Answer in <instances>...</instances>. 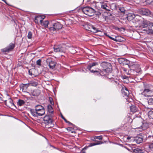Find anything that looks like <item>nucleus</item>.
Listing matches in <instances>:
<instances>
[{"label": "nucleus", "instance_id": "obj_46", "mask_svg": "<svg viewBox=\"0 0 153 153\" xmlns=\"http://www.w3.org/2000/svg\"><path fill=\"white\" fill-rule=\"evenodd\" d=\"M149 147L150 148H153V144H151L149 146Z\"/></svg>", "mask_w": 153, "mask_h": 153}, {"label": "nucleus", "instance_id": "obj_9", "mask_svg": "<svg viewBox=\"0 0 153 153\" xmlns=\"http://www.w3.org/2000/svg\"><path fill=\"white\" fill-rule=\"evenodd\" d=\"M101 65L105 71H106L107 72H110L111 71L112 67L111 64L110 63L103 62H102Z\"/></svg>", "mask_w": 153, "mask_h": 153}, {"label": "nucleus", "instance_id": "obj_16", "mask_svg": "<svg viewBox=\"0 0 153 153\" xmlns=\"http://www.w3.org/2000/svg\"><path fill=\"white\" fill-rule=\"evenodd\" d=\"M45 18V16H37L35 17V22L36 23L38 24L40 23V24Z\"/></svg>", "mask_w": 153, "mask_h": 153}, {"label": "nucleus", "instance_id": "obj_43", "mask_svg": "<svg viewBox=\"0 0 153 153\" xmlns=\"http://www.w3.org/2000/svg\"><path fill=\"white\" fill-rule=\"evenodd\" d=\"M137 150L138 151V152H140V153H143V152H142V151L141 149H138Z\"/></svg>", "mask_w": 153, "mask_h": 153}, {"label": "nucleus", "instance_id": "obj_23", "mask_svg": "<svg viewBox=\"0 0 153 153\" xmlns=\"http://www.w3.org/2000/svg\"><path fill=\"white\" fill-rule=\"evenodd\" d=\"M135 140L137 143L140 144L143 142V138L141 136L138 135L136 137Z\"/></svg>", "mask_w": 153, "mask_h": 153}, {"label": "nucleus", "instance_id": "obj_4", "mask_svg": "<svg viewBox=\"0 0 153 153\" xmlns=\"http://www.w3.org/2000/svg\"><path fill=\"white\" fill-rule=\"evenodd\" d=\"M30 113L32 116L34 117H37L38 116H41L44 115L45 113V109H42V111L40 109L39 110L31 109L30 111Z\"/></svg>", "mask_w": 153, "mask_h": 153}, {"label": "nucleus", "instance_id": "obj_2", "mask_svg": "<svg viewBox=\"0 0 153 153\" xmlns=\"http://www.w3.org/2000/svg\"><path fill=\"white\" fill-rule=\"evenodd\" d=\"M82 26L86 30L90 31L93 33H97L99 32H100V30H98L96 27L90 23H85L82 24Z\"/></svg>", "mask_w": 153, "mask_h": 153}, {"label": "nucleus", "instance_id": "obj_52", "mask_svg": "<svg viewBox=\"0 0 153 153\" xmlns=\"http://www.w3.org/2000/svg\"><path fill=\"white\" fill-rule=\"evenodd\" d=\"M2 1H3L4 2L6 3V2L5 0H2Z\"/></svg>", "mask_w": 153, "mask_h": 153}, {"label": "nucleus", "instance_id": "obj_33", "mask_svg": "<svg viewBox=\"0 0 153 153\" xmlns=\"http://www.w3.org/2000/svg\"><path fill=\"white\" fill-rule=\"evenodd\" d=\"M148 116L150 119H153V111H150L148 113Z\"/></svg>", "mask_w": 153, "mask_h": 153}, {"label": "nucleus", "instance_id": "obj_15", "mask_svg": "<svg viewBox=\"0 0 153 153\" xmlns=\"http://www.w3.org/2000/svg\"><path fill=\"white\" fill-rule=\"evenodd\" d=\"M118 61L120 64L123 65H128L130 62L129 60L124 58L119 59H118Z\"/></svg>", "mask_w": 153, "mask_h": 153}, {"label": "nucleus", "instance_id": "obj_35", "mask_svg": "<svg viewBox=\"0 0 153 153\" xmlns=\"http://www.w3.org/2000/svg\"><path fill=\"white\" fill-rule=\"evenodd\" d=\"M148 103L149 105H153V96H152V98L149 99Z\"/></svg>", "mask_w": 153, "mask_h": 153}, {"label": "nucleus", "instance_id": "obj_48", "mask_svg": "<svg viewBox=\"0 0 153 153\" xmlns=\"http://www.w3.org/2000/svg\"><path fill=\"white\" fill-rule=\"evenodd\" d=\"M128 78V77L127 76H125V77H124L123 78V79H127Z\"/></svg>", "mask_w": 153, "mask_h": 153}, {"label": "nucleus", "instance_id": "obj_41", "mask_svg": "<svg viewBox=\"0 0 153 153\" xmlns=\"http://www.w3.org/2000/svg\"><path fill=\"white\" fill-rule=\"evenodd\" d=\"M119 10L122 13L124 12L125 10L124 8L123 7L119 8Z\"/></svg>", "mask_w": 153, "mask_h": 153}, {"label": "nucleus", "instance_id": "obj_53", "mask_svg": "<svg viewBox=\"0 0 153 153\" xmlns=\"http://www.w3.org/2000/svg\"><path fill=\"white\" fill-rule=\"evenodd\" d=\"M62 117L63 120L64 118H65L62 116Z\"/></svg>", "mask_w": 153, "mask_h": 153}, {"label": "nucleus", "instance_id": "obj_26", "mask_svg": "<svg viewBox=\"0 0 153 153\" xmlns=\"http://www.w3.org/2000/svg\"><path fill=\"white\" fill-rule=\"evenodd\" d=\"M130 111L132 112H136L137 110V108L134 105H132L130 107Z\"/></svg>", "mask_w": 153, "mask_h": 153}, {"label": "nucleus", "instance_id": "obj_29", "mask_svg": "<svg viewBox=\"0 0 153 153\" xmlns=\"http://www.w3.org/2000/svg\"><path fill=\"white\" fill-rule=\"evenodd\" d=\"M25 103V102L23 100H19L17 102V104L19 106H22L24 105Z\"/></svg>", "mask_w": 153, "mask_h": 153}, {"label": "nucleus", "instance_id": "obj_11", "mask_svg": "<svg viewBox=\"0 0 153 153\" xmlns=\"http://www.w3.org/2000/svg\"><path fill=\"white\" fill-rule=\"evenodd\" d=\"M47 64L49 67L50 69H54L56 65V62L53 61L51 58H48L46 60Z\"/></svg>", "mask_w": 153, "mask_h": 153}, {"label": "nucleus", "instance_id": "obj_38", "mask_svg": "<svg viewBox=\"0 0 153 153\" xmlns=\"http://www.w3.org/2000/svg\"><path fill=\"white\" fill-rule=\"evenodd\" d=\"M27 37L29 39H31L32 37V33L31 31L29 32L28 35Z\"/></svg>", "mask_w": 153, "mask_h": 153}, {"label": "nucleus", "instance_id": "obj_32", "mask_svg": "<svg viewBox=\"0 0 153 153\" xmlns=\"http://www.w3.org/2000/svg\"><path fill=\"white\" fill-rule=\"evenodd\" d=\"M135 17V15L134 14H129L127 16V19L128 20H130L134 18Z\"/></svg>", "mask_w": 153, "mask_h": 153}, {"label": "nucleus", "instance_id": "obj_36", "mask_svg": "<svg viewBox=\"0 0 153 153\" xmlns=\"http://www.w3.org/2000/svg\"><path fill=\"white\" fill-rule=\"evenodd\" d=\"M28 83L29 84V85H30L31 86H36L38 85L37 83L34 81H31L30 83Z\"/></svg>", "mask_w": 153, "mask_h": 153}, {"label": "nucleus", "instance_id": "obj_20", "mask_svg": "<svg viewBox=\"0 0 153 153\" xmlns=\"http://www.w3.org/2000/svg\"><path fill=\"white\" fill-rule=\"evenodd\" d=\"M108 37L111 39L114 40L116 42L117 41H123V39H123V38L121 37L120 36H118L117 37H115V38H113L109 36H108Z\"/></svg>", "mask_w": 153, "mask_h": 153}, {"label": "nucleus", "instance_id": "obj_24", "mask_svg": "<svg viewBox=\"0 0 153 153\" xmlns=\"http://www.w3.org/2000/svg\"><path fill=\"white\" fill-rule=\"evenodd\" d=\"M40 93V91L38 89H36L31 92V95L33 96H37L39 95Z\"/></svg>", "mask_w": 153, "mask_h": 153}, {"label": "nucleus", "instance_id": "obj_18", "mask_svg": "<svg viewBox=\"0 0 153 153\" xmlns=\"http://www.w3.org/2000/svg\"><path fill=\"white\" fill-rule=\"evenodd\" d=\"M29 85V84H22L20 85V87L21 89L22 90V91L25 92L26 91Z\"/></svg>", "mask_w": 153, "mask_h": 153}, {"label": "nucleus", "instance_id": "obj_40", "mask_svg": "<svg viewBox=\"0 0 153 153\" xmlns=\"http://www.w3.org/2000/svg\"><path fill=\"white\" fill-rule=\"evenodd\" d=\"M41 60L40 59H39L37 61L36 63L37 65H41Z\"/></svg>", "mask_w": 153, "mask_h": 153}, {"label": "nucleus", "instance_id": "obj_8", "mask_svg": "<svg viewBox=\"0 0 153 153\" xmlns=\"http://www.w3.org/2000/svg\"><path fill=\"white\" fill-rule=\"evenodd\" d=\"M53 49L55 52H60L62 53H65L66 49L65 45L55 46L53 47Z\"/></svg>", "mask_w": 153, "mask_h": 153}, {"label": "nucleus", "instance_id": "obj_54", "mask_svg": "<svg viewBox=\"0 0 153 153\" xmlns=\"http://www.w3.org/2000/svg\"><path fill=\"white\" fill-rule=\"evenodd\" d=\"M151 33L152 34H153V31H152V32L150 33Z\"/></svg>", "mask_w": 153, "mask_h": 153}, {"label": "nucleus", "instance_id": "obj_25", "mask_svg": "<svg viewBox=\"0 0 153 153\" xmlns=\"http://www.w3.org/2000/svg\"><path fill=\"white\" fill-rule=\"evenodd\" d=\"M153 31V23H149V24L148 30L147 33H150Z\"/></svg>", "mask_w": 153, "mask_h": 153}, {"label": "nucleus", "instance_id": "obj_1", "mask_svg": "<svg viewBox=\"0 0 153 153\" xmlns=\"http://www.w3.org/2000/svg\"><path fill=\"white\" fill-rule=\"evenodd\" d=\"M98 65V63L97 62H94L90 64L87 67V69L89 70L92 73L97 72L101 76H104L106 75V73L108 72L106 71H105L103 69L102 71L100 70L99 71H97V70L94 71L91 70V69L94 66H96Z\"/></svg>", "mask_w": 153, "mask_h": 153}, {"label": "nucleus", "instance_id": "obj_27", "mask_svg": "<svg viewBox=\"0 0 153 153\" xmlns=\"http://www.w3.org/2000/svg\"><path fill=\"white\" fill-rule=\"evenodd\" d=\"M41 109V111H42V109H45L44 107L42 105H36L35 107V109L34 110H39Z\"/></svg>", "mask_w": 153, "mask_h": 153}, {"label": "nucleus", "instance_id": "obj_17", "mask_svg": "<svg viewBox=\"0 0 153 153\" xmlns=\"http://www.w3.org/2000/svg\"><path fill=\"white\" fill-rule=\"evenodd\" d=\"M4 102L6 105L10 108L15 106L13 100L11 98H9L7 100H5Z\"/></svg>", "mask_w": 153, "mask_h": 153}, {"label": "nucleus", "instance_id": "obj_22", "mask_svg": "<svg viewBox=\"0 0 153 153\" xmlns=\"http://www.w3.org/2000/svg\"><path fill=\"white\" fill-rule=\"evenodd\" d=\"M142 14L144 15H149L151 14V12L150 11L146 9H142L141 10Z\"/></svg>", "mask_w": 153, "mask_h": 153}, {"label": "nucleus", "instance_id": "obj_13", "mask_svg": "<svg viewBox=\"0 0 153 153\" xmlns=\"http://www.w3.org/2000/svg\"><path fill=\"white\" fill-rule=\"evenodd\" d=\"M62 25L59 22H57L53 25V27H50L49 29L51 31L58 30L62 28Z\"/></svg>", "mask_w": 153, "mask_h": 153}, {"label": "nucleus", "instance_id": "obj_42", "mask_svg": "<svg viewBox=\"0 0 153 153\" xmlns=\"http://www.w3.org/2000/svg\"><path fill=\"white\" fill-rule=\"evenodd\" d=\"M131 138V137H128L127 138V142H130L131 141H129V140Z\"/></svg>", "mask_w": 153, "mask_h": 153}, {"label": "nucleus", "instance_id": "obj_28", "mask_svg": "<svg viewBox=\"0 0 153 153\" xmlns=\"http://www.w3.org/2000/svg\"><path fill=\"white\" fill-rule=\"evenodd\" d=\"M49 22L48 21H45L44 22H42L40 24L41 25L44 26L46 28L48 27Z\"/></svg>", "mask_w": 153, "mask_h": 153}, {"label": "nucleus", "instance_id": "obj_51", "mask_svg": "<svg viewBox=\"0 0 153 153\" xmlns=\"http://www.w3.org/2000/svg\"><path fill=\"white\" fill-rule=\"evenodd\" d=\"M64 120L65 121V122H66V123L67 122V121L65 119V118H64Z\"/></svg>", "mask_w": 153, "mask_h": 153}, {"label": "nucleus", "instance_id": "obj_39", "mask_svg": "<svg viewBox=\"0 0 153 153\" xmlns=\"http://www.w3.org/2000/svg\"><path fill=\"white\" fill-rule=\"evenodd\" d=\"M49 100L50 104L52 105H53L54 102L52 98L51 97H49Z\"/></svg>", "mask_w": 153, "mask_h": 153}, {"label": "nucleus", "instance_id": "obj_21", "mask_svg": "<svg viewBox=\"0 0 153 153\" xmlns=\"http://www.w3.org/2000/svg\"><path fill=\"white\" fill-rule=\"evenodd\" d=\"M101 7L105 10H109V7L107 6V3L105 2L101 3Z\"/></svg>", "mask_w": 153, "mask_h": 153}, {"label": "nucleus", "instance_id": "obj_7", "mask_svg": "<svg viewBox=\"0 0 153 153\" xmlns=\"http://www.w3.org/2000/svg\"><path fill=\"white\" fill-rule=\"evenodd\" d=\"M149 23V22L147 21H143L141 25L137 26V27L139 30L146 31L147 32L148 30Z\"/></svg>", "mask_w": 153, "mask_h": 153}, {"label": "nucleus", "instance_id": "obj_5", "mask_svg": "<svg viewBox=\"0 0 153 153\" xmlns=\"http://www.w3.org/2000/svg\"><path fill=\"white\" fill-rule=\"evenodd\" d=\"M122 94L124 96H126V98H125V102L127 104L131 102V100H132L131 99H130L128 97L129 92L128 89L126 87L123 88L122 90Z\"/></svg>", "mask_w": 153, "mask_h": 153}, {"label": "nucleus", "instance_id": "obj_6", "mask_svg": "<svg viewBox=\"0 0 153 153\" xmlns=\"http://www.w3.org/2000/svg\"><path fill=\"white\" fill-rule=\"evenodd\" d=\"M44 123L46 125L50 126L51 127L53 126V122L52 117L49 115H46L43 118V119Z\"/></svg>", "mask_w": 153, "mask_h": 153}, {"label": "nucleus", "instance_id": "obj_50", "mask_svg": "<svg viewBox=\"0 0 153 153\" xmlns=\"http://www.w3.org/2000/svg\"><path fill=\"white\" fill-rule=\"evenodd\" d=\"M123 71H125L126 72L127 71V69L126 68H124L123 69Z\"/></svg>", "mask_w": 153, "mask_h": 153}, {"label": "nucleus", "instance_id": "obj_14", "mask_svg": "<svg viewBox=\"0 0 153 153\" xmlns=\"http://www.w3.org/2000/svg\"><path fill=\"white\" fill-rule=\"evenodd\" d=\"M130 68L134 69L135 71L137 72V73H140L141 71V68L140 66L138 64H134L133 65L130 64L128 65Z\"/></svg>", "mask_w": 153, "mask_h": 153}, {"label": "nucleus", "instance_id": "obj_3", "mask_svg": "<svg viewBox=\"0 0 153 153\" xmlns=\"http://www.w3.org/2000/svg\"><path fill=\"white\" fill-rule=\"evenodd\" d=\"M82 10L85 14L90 16H93L95 13L94 10L88 6L83 7Z\"/></svg>", "mask_w": 153, "mask_h": 153}, {"label": "nucleus", "instance_id": "obj_31", "mask_svg": "<svg viewBox=\"0 0 153 153\" xmlns=\"http://www.w3.org/2000/svg\"><path fill=\"white\" fill-rule=\"evenodd\" d=\"M48 109L49 112L51 114L53 113V110L52 106L51 105H48Z\"/></svg>", "mask_w": 153, "mask_h": 153}, {"label": "nucleus", "instance_id": "obj_34", "mask_svg": "<svg viewBox=\"0 0 153 153\" xmlns=\"http://www.w3.org/2000/svg\"><path fill=\"white\" fill-rule=\"evenodd\" d=\"M138 124L135 128H141L142 127V123L141 121H139L138 122Z\"/></svg>", "mask_w": 153, "mask_h": 153}, {"label": "nucleus", "instance_id": "obj_44", "mask_svg": "<svg viewBox=\"0 0 153 153\" xmlns=\"http://www.w3.org/2000/svg\"><path fill=\"white\" fill-rule=\"evenodd\" d=\"M102 137L100 136H97L96 137V139H98L99 140H101L102 139Z\"/></svg>", "mask_w": 153, "mask_h": 153}, {"label": "nucleus", "instance_id": "obj_45", "mask_svg": "<svg viewBox=\"0 0 153 153\" xmlns=\"http://www.w3.org/2000/svg\"><path fill=\"white\" fill-rule=\"evenodd\" d=\"M111 82L113 83H116L117 82L114 80V79L112 78L111 79Z\"/></svg>", "mask_w": 153, "mask_h": 153}, {"label": "nucleus", "instance_id": "obj_19", "mask_svg": "<svg viewBox=\"0 0 153 153\" xmlns=\"http://www.w3.org/2000/svg\"><path fill=\"white\" fill-rule=\"evenodd\" d=\"M126 73L128 75H131L133 76H135L137 74V73L134 69L130 68L129 70L128 71L127 73Z\"/></svg>", "mask_w": 153, "mask_h": 153}, {"label": "nucleus", "instance_id": "obj_49", "mask_svg": "<svg viewBox=\"0 0 153 153\" xmlns=\"http://www.w3.org/2000/svg\"><path fill=\"white\" fill-rule=\"evenodd\" d=\"M104 34L106 36H108H108H109V35H108L106 33H104Z\"/></svg>", "mask_w": 153, "mask_h": 153}, {"label": "nucleus", "instance_id": "obj_10", "mask_svg": "<svg viewBox=\"0 0 153 153\" xmlns=\"http://www.w3.org/2000/svg\"><path fill=\"white\" fill-rule=\"evenodd\" d=\"M143 97H151L153 94V91L148 88H145L141 93Z\"/></svg>", "mask_w": 153, "mask_h": 153}, {"label": "nucleus", "instance_id": "obj_12", "mask_svg": "<svg viewBox=\"0 0 153 153\" xmlns=\"http://www.w3.org/2000/svg\"><path fill=\"white\" fill-rule=\"evenodd\" d=\"M15 47L14 44L10 43L6 48L1 49V51L3 53H8L11 51Z\"/></svg>", "mask_w": 153, "mask_h": 153}, {"label": "nucleus", "instance_id": "obj_30", "mask_svg": "<svg viewBox=\"0 0 153 153\" xmlns=\"http://www.w3.org/2000/svg\"><path fill=\"white\" fill-rule=\"evenodd\" d=\"M69 52L72 54L75 53L76 51V50L74 48L70 47L69 48Z\"/></svg>", "mask_w": 153, "mask_h": 153}, {"label": "nucleus", "instance_id": "obj_37", "mask_svg": "<svg viewBox=\"0 0 153 153\" xmlns=\"http://www.w3.org/2000/svg\"><path fill=\"white\" fill-rule=\"evenodd\" d=\"M100 143H98V142H96V143H91L89 144V145L88 146L91 147L92 146L95 145H99L100 144Z\"/></svg>", "mask_w": 153, "mask_h": 153}, {"label": "nucleus", "instance_id": "obj_47", "mask_svg": "<svg viewBox=\"0 0 153 153\" xmlns=\"http://www.w3.org/2000/svg\"><path fill=\"white\" fill-rule=\"evenodd\" d=\"M28 72H29V74L30 75H32V73H30V70H29V71Z\"/></svg>", "mask_w": 153, "mask_h": 153}]
</instances>
